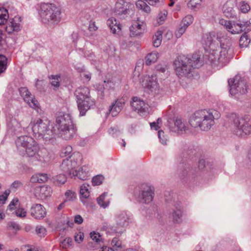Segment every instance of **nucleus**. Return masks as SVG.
I'll return each instance as SVG.
<instances>
[{
  "mask_svg": "<svg viewBox=\"0 0 251 251\" xmlns=\"http://www.w3.org/2000/svg\"><path fill=\"white\" fill-rule=\"evenodd\" d=\"M58 135L66 140L71 139L76 132L72 118L69 114L59 112L56 119Z\"/></svg>",
  "mask_w": 251,
  "mask_h": 251,
  "instance_id": "4",
  "label": "nucleus"
},
{
  "mask_svg": "<svg viewBox=\"0 0 251 251\" xmlns=\"http://www.w3.org/2000/svg\"><path fill=\"white\" fill-rule=\"evenodd\" d=\"M131 105L133 109L140 115L147 112L148 110V104L137 97L133 98Z\"/></svg>",
  "mask_w": 251,
  "mask_h": 251,
  "instance_id": "19",
  "label": "nucleus"
},
{
  "mask_svg": "<svg viewBox=\"0 0 251 251\" xmlns=\"http://www.w3.org/2000/svg\"><path fill=\"white\" fill-rule=\"evenodd\" d=\"M48 178L46 174H37L32 176L30 181L32 183H44L47 181Z\"/></svg>",
  "mask_w": 251,
  "mask_h": 251,
  "instance_id": "31",
  "label": "nucleus"
},
{
  "mask_svg": "<svg viewBox=\"0 0 251 251\" xmlns=\"http://www.w3.org/2000/svg\"><path fill=\"white\" fill-rule=\"evenodd\" d=\"M204 48L208 52V60L212 65L223 66L228 61L229 46L222 44L212 33L206 34L203 37Z\"/></svg>",
  "mask_w": 251,
  "mask_h": 251,
  "instance_id": "1",
  "label": "nucleus"
},
{
  "mask_svg": "<svg viewBox=\"0 0 251 251\" xmlns=\"http://www.w3.org/2000/svg\"><path fill=\"white\" fill-rule=\"evenodd\" d=\"M107 25L114 34L116 33L117 30L121 29V25L116 20L115 17H110L107 21Z\"/></svg>",
  "mask_w": 251,
  "mask_h": 251,
  "instance_id": "27",
  "label": "nucleus"
},
{
  "mask_svg": "<svg viewBox=\"0 0 251 251\" xmlns=\"http://www.w3.org/2000/svg\"><path fill=\"white\" fill-rule=\"evenodd\" d=\"M90 186L87 184H83L80 186V194L84 198H87L89 196L90 192L89 188Z\"/></svg>",
  "mask_w": 251,
  "mask_h": 251,
  "instance_id": "40",
  "label": "nucleus"
},
{
  "mask_svg": "<svg viewBox=\"0 0 251 251\" xmlns=\"http://www.w3.org/2000/svg\"><path fill=\"white\" fill-rule=\"evenodd\" d=\"M16 214L19 217H25L26 216V212L23 208H19L16 211Z\"/></svg>",
  "mask_w": 251,
  "mask_h": 251,
  "instance_id": "58",
  "label": "nucleus"
},
{
  "mask_svg": "<svg viewBox=\"0 0 251 251\" xmlns=\"http://www.w3.org/2000/svg\"><path fill=\"white\" fill-rule=\"evenodd\" d=\"M20 17H15L14 18L10 19L9 22L7 21V25L5 27V30L8 33H11L13 31H18L20 29Z\"/></svg>",
  "mask_w": 251,
  "mask_h": 251,
  "instance_id": "22",
  "label": "nucleus"
},
{
  "mask_svg": "<svg viewBox=\"0 0 251 251\" xmlns=\"http://www.w3.org/2000/svg\"><path fill=\"white\" fill-rule=\"evenodd\" d=\"M52 180L56 185L64 184L67 181V177L63 174H60L52 177Z\"/></svg>",
  "mask_w": 251,
  "mask_h": 251,
  "instance_id": "35",
  "label": "nucleus"
},
{
  "mask_svg": "<svg viewBox=\"0 0 251 251\" xmlns=\"http://www.w3.org/2000/svg\"><path fill=\"white\" fill-rule=\"evenodd\" d=\"M66 199L65 201H73L76 199V194L75 192L68 190L65 193Z\"/></svg>",
  "mask_w": 251,
  "mask_h": 251,
  "instance_id": "44",
  "label": "nucleus"
},
{
  "mask_svg": "<svg viewBox=\"0 0 251 251\" xmlns=\"http://www.w3.org/2000/svg\"><path fill=\"white\" fill-rule=\"evenodd\" d=\"M103 179L101 175L96 176L92 178V183L94 185H99L102 183Z\"/></svg>",
  "mask_w": 251,
  "mask_h": 251,
  "instance_id": "48",
  "label": "nucleus"
},
{
  "mask_svg": "<svg viewBox=\"0 0 251 251\" xmlns=\"http://www.w3.org/2000/svg\"><path fill=\"white\" fill-rule=\"evenodd\" d=\"M172 217L174 222L179 223L181 221L182 211L180 208H176L172 213Z\"/></svg>",
  "mask_w": 251,
  "mask_h": 251,
  "instance_id": "38",
  "label": "nucleus"
},
{
  "mask_svg": "<svg viewBox=\"0 0 251 251\" xmlns=\"http://www.w3.org/2000/svg\"><path fill=\"white\" fill-rule=\"evenodd\" d=\"M112 10V13L116 15L133 14V10L127 8L125 0H116L114 7Z\"/></svg>",
  "mask_w": 251,
  "mask_h": 251,
  "instance_id": "16",
  "label": "nucleus"
},
{
  "mask_svg": "<svg viewBox=\"0 0 251 251\" xmlns=\"http://www.w3.org/2000/svg\"><path fill=\"white\" fill-rule=\"evenodd\" d=\"M107 194L106 193H104L97 199L98 204L104 208H106L109 204V200L106 199Z\"/></svg>",
  "mask_w": 251,
  "mask_h": 251,
  "instance_id": "36",
  "label": "nucleus"
},
{
  "mask_svg": "<svg viewBox=\"0 0 251 251\" xmlns=\"http://www.w3.org/2000/svg\"><path fill=\"white\" fill-rule=\"evenodd\" d=\"M30 126L34 137L45 139H50L53 135V130L50 127V122L37 119L31 122Z\"/></svg>",
  "mask_w": 251,
  "mask_h": 251,
  "instance_id": "7",
  "label": "nucleus"
},
{
  "mask_svg": "<svg viewBox=\"0 0 251 251\" xmlns=\"http://www.w3.org/2000/svg\"><path fill=\"white\" fill-rule=\"evenodd\" d=\"M72 240L70 237L66 238L61 243V246L63 248L66 249L71 245Z\"/></svg>",
  "mask_w": 251,
  "mask_h": 251,
  "instance_id": "52",
  "label": "nucleus"
},
{
  "mask_svg": "<svg viewBox=\"0 0 251 251\" xmlns=\"http://www.w3.org/2000/svg\"><path fill=\"white\" fill-rule=\"evenodd\" d=\"M228 84L230 94L236 98L245 94L249 88L247 81L238 75H236L233 79L229 80Z\"/></svg>",
  "mask_w": 251,
  "mask_h": 251,
  "instance_id": "9",
  "label": "nucleus"
},
{
  "mask_svg": "<svg viewBox=\"0 0 251 251\" xmlns=\"http://www.w3.org/2000/svg\"><path fill=\"white\" fill-rule=\"evenodd\" d=\"M21 251H38V250L34 246L26 245L21 247Z\"/></svg>",
  "mask_w": 251,
  "mask_h": 251,
  "instance_id": "51",
  "label": "nucleus"
},
{
  "mask_svg": "<svg viewBox=\"0 0 251 251\" xmlns=\"http://www.w3.org/2000/svg\"><path fill=\"white\" fill-rule=\"evenodd\" d=\"M30 213L32 217L36 219H41L46 215V211L44 207L41 204H34L30 209Z\"/></svg>",
  "mask_w": 251,
  "mask_h": 251,
  "instance_id": "20",
  "label": "nucleus"
},
{
  "mask_svg": "<svg viewBox=\"0 0 251 251\" xmlns=\"http://www.w3.org/2000/svg\"><path fill=\"white\" fill-rule=\"evenodd\" d=\"M22 183L19 181H15L11 185V189H16L22 186Z\"/></svg>",
  "mask_w": 251,
  "mask_h": 251,
  "instance_id": "63",
  "label": "nucleus"
},
{
  "mask_svg": "<svg viewBox=\"0 0 251 251\" xmlns=\"http://www.w3.org/2000/svg\"><path fill=\"white\" fill-rule=\"evenodd\" d=\"M163 31L158 30L152 37V44L154 47L157 48L161 45L162 40Z\"/></svg>",
  "mask_w": 251,
  "mask_h": 251,
  "instance_id": "32",
  "label": "nucleus"
},
{
  "mask_svg": "<svg viewBox=\"0 0 251 251\" xmlns=\"http://www.w3.org/2000/svg\"><path fill=\"white\" fill-rule=\"evenodd\" d=\"M8 194L6 192L0 196V203H3L7 199Z\"/></svg>",
  "mask_w": 251,
  "mask_h": 251,
  "instance_id": "64",
  "label": "nucleus"
},
{
  "mask_svg": "<svg viewBox=\"0 0 251 251\" xmlns=\"http://www.w3.org/2000/svg\"><path fill=\"white\" fill-rule=\"evenodd\" d=\"M238 9L243 14H247L251 9L250 6L245 1L240 2L238 5Z\"/></svg>",
  "mask_w": 251,
  "mask_h": 251,
  "instance_id": "37",
  "label": "nucleus"
},
{
  "mask_svg": "<svg viewBox=\"0 0 251 251\" xmlns=\"http://www.w3.org/2000/svg\"><path fill=\"white\" fill-rule=\"evenodd\" d=\"M237 0H227L223 7V11L225 16H233L235 14L234 8L236 5Z\"/></svg>",
  "mask_w": 251,
  "mask_h": 251,
  "instance_id": "26",
  "label": "nucleus"
},
{
  "mask_svg": "<svg viewBox=\"0 0 251 251\" xmlns=\"http://www.w3.org/2000/svg\"><path fill=\"white\" fill-rule=\"evenodd\" d=\"M146 24L143 20H140L139 18L137 20L133 22L129 27L130 35L132 37L137 36L142 34L145 29Z\"/></svg>",
  "mask_w": 251,
  "mask_h": 251,
  "instance_id": "18",
  "label": "nucleus"
},
{
  "mask_svg": "<svg viewBox=\"0 0 251 251\" xmlns=\"http://www.w3.org/2000/svg\"><path fill=\"white\" fill-rule=\"evenodd\" d=\"M251 40L249 38L248 36L245 33L242 35L239 40V45L241 48H245L248 47Z\"/></svg>",
  "mask_w": 251,
  "mask_h": 251,
  "instance_id": "41",
  "label": "nucleus"
},
{
  "mask_svg": "<svg viewBox=\"0 0 251 251\" xmlns=\"http://www.w3.org/2000/svg\"><path fill=\"white\" fill-rule=\"evenodd\" d=\"M231 128L236 135L241 137H245L251 132V126L248 118L236 117Z\"/></svg>",
  "mask_w": 251,
  "mask_h": 251,
  "instance_id": "10",
  "label": "nucleus"
},
{
  "mask_svg": "<svg viewBox=\"0 0 251 251\" xmlns=\"http://www.w3.org/2000/svg\"><path fill=\"white\" fill-rule=\"evenodd\" d=\"M83 220L82 217L79 215H77L75 217L74 222L77 224H81L83 223Z\"/></svg>",
  "mask_w": 251,
  "mask_h": 251,
  "instance_id": "61",
  "label": "nucleus"
},
{
  "mask_svg": "<svg viewBox=\"0 0 251 251\" xmlns=\"http://www.w3.org/2000/svg\"><path fill=\"white\" fill-rule=\"evenodd\" d=\"M180 27L176 31L175 35L177 38H180L182 35L185 32L186 28L180 25Z\"/></svg>",
  "mask_w": 251,
  "mask_h": 251,
  "instance_id": "55",
  "label": "nucleus"
},
{
  "mask_svg": "<svg viewBox=\"0 0 251 251\" xmlns=\"http://www.w3.org/2000/svg\"><path fill=\"white\" fill-rule=\"evenodd\" d=\"M220 117V113L216 110L197 111L190 117L189 123L194 127L207 131L215 124L214 120Z\"/></svg>",
  "mask_w": 251,
  "mask_h": 251,
  "instance_id": "2",
  "label": "nucleus"
},
{
  "mask_svg": "<svg viewBox=\"0 0 251 251\" xmlns=\"http://www.w3.org/2000/svg\"><path fill=\"white\" fill-rule=\"evenodd\" d=\"M84 238V234L82 232H79L76 233L75 236V240L78 243L81 242Z\"/></svg>",
  "mask_w": 251,
  "mask_h": 251,
  "instance_id": "57",
  "label": "nucleus"
},
{
  "mask_svg": "<svg viewBox=\"0 0 251 251\" xmlns=\"http://www.w3.org/2000/svg\"><path fill=\"white\" fill-rule=\"evenodd\" d=\"M175 72L177 76L181 77L188 76L192 70L201 66L200 63V55L194 53L191 58H188L185 55L178 56L174 61Z\"/></svg>",
  "mask_w": 251,
  "mask_h": 251,
  "instance_id": "3",
  "label": "nucleus"
},
{
  "mask_svg": "<svg viewBox=\"0 0 251 251\" xmlns=\"http://www.w3.org/2000/svg\"><path fill=\"white\" fill-rule=\"evenodd\" d=\"M37 9L41 16H58L62 13L61 7L54 3H42Z\"/></svg>",
  "mask_w": 251,
  "mask_h": 251,
  "instance_id": "12",
  "label": "nucleus"
},
{
  "mask_svg": "<svg viewBox=\"0 0 251 251\" xmlns=\"http://www.w3.org/2000/svg\"><path fill=\"white\" fill-rule=\"evenodd\" d=\"M131 220V216L126 211H118L115 215V222L117 227H126Z\"/></svg>",
  "mask_w": 251,
  "mask_h": 251,
  "instance_id": "13",
  "label": "nucleus"
},
{
  "mask_svg": "<svg viewBox=\"0 0 251 251\" xmlns=\"http://www.w3.org/2000/svg\"><path fill=\"white\" fill-rule=\"evenodd\" d=\"M202 0H190L187 4L188 7L192 10H195L200 6Z\"/></svg>",
  "mask_w": 251,
  "mask_h": 251,
  "instance_id": "45",
  "label": "nucleus"
},
{
  "mask_svg": "<svg viewBox=\"0 0 251 251\" xmlns=\"http://www.w3.org/2000/svg\"><path fill=\"white\" fill-rule=\"evenodd\" d=\"M247 22L245 24H235L232 23L229 21H226L224 19L220 20V24L224 25L226 28L232 34H238L241 33L243 29L247 27Z\"/></svg>",
  "mask_w": 251,
  "mask_h": 251,
  "instance_id": "15",
  "label": "nucleus"
},
{
  "mask_svg": "<svg viewBox=\"0 0 251 251\" xmlns=\"http://www.w3.org/2000/svg\"><path fill=\"white\" fill-rule=\"evenodd\" d=\"M19 92L21 96L24 99L25 97H27L31 94L28 89L26 87H22L19 89Z\"/></svg>",
  "mask_w": 251,
  "mask_h": 251,
  "instance_id": "53",
  "label": "nucleus"
},
{
  "mask_svg": "<svg viewBox=\"0 0 251 251\" xmlns=\"http://www.w3.org/2000/svg\"><path fill=\"white\" fill-rule=\"evenodd\" d=\"M24 100L33 109H37L39 108L38 102L34 98V96L31 94L29 95L28 97H25Z\"/></svg>",
  "mask_w": 251,
  "mask_h": 251,
  "instance_id": "33",
  "label": "nucleus"
},
{
  "mask_svg": "<svg viewBox=\"0 0 251 251\" xmlns=\"http://www.w3.org/2000/svg\"><path fill=\"white\" fill-rule=\"evenodd\" d=\"M125 103L124 99L121 98L117 99L115 103L111 104L109 111L113 117L116 116L119 114L123 109Z\"/></svg>",
  "mask_w": 251,
  "mask_h": 251,
  "instance_id": "23",
  "label": "nucleus"
},
{
  "mask_svg": "<svg viewBox=\"0 0 251 251\" xmlns=\"http://www.w3.org/2000/svg\"><path fill=\"white\" fill-rule=\"evenodd\" d=\"M7 61V59L4 55L0 54V74L6 70Z\"/></svg>",
  "mask_w": 251,
  "mask_h": 251,
  "instance_id": "43",
  "label": "nucleus"
},
{
  "mask_svg": "<svg viewBox=\"0 0 251 251\" xmlns=\"http://www.w3.org/2000/svg\"><path fill=\"white\" fill-rule=\"evenodd\" d=\"M193 21V17H184L180 25L183 26H185L187 28V27L190 25Z\"/></svg>",
  "mask_w": 251,
  "mask_h": 251,
  "instance_id": "46",
  "label": "nucleus"
},
{
  "mask_svg": "<svg viewBox=\"0 0 251 251\" xmlns=\"http://www.w3.org/2000/svg\"><path fill=\"white\" fill-rule=\"evenodd\" d=\"M158 136L160 139V142L163 145L167 144V139L165 137L164 132L163 130H159L158 132Z\"/></svg>",
  "mask_w": 251,
  "mask_h": 251,
  "instance_id": "54",
  "label": "nucleus"
},
{
  "mask_svg": "<svg viewBox=\"0 0 251 251\" xmlns=\"http://www.w3.org/2000/svg\"><path fill=\"white\" fill-rule=\"evenodd\" d=\"M180 177L181 179L187 178L189 180L194 179L196 175L197 172L195 170L189 166H185L179 173Z\"/></svg>",
  "mask_w": 251,
  "mask_h": 251,
  "instance_id": "24",
  "label": "nucleus"
},
{
  "mask_svg": "<svg viewBox=\"0 0 251 251\" xmlns=\"http://www.w3.org/2000/svg\"><path fill=\"white\" fill-rule=\"evenodd\" d=\"M11 12H9L8 10L4 8V7H0V16H9V15H12Z\"/></svg>",
  "mask_w": 251,
  "mask_h": 251,
  "instance_id": "59",
  "label": "nucleus"
},
{
  "mask_svg": "<svg viewBox=\"0 0 251 251\" xmlns=\"http://www.w3.org/2000/svg\"><path fill=\"white\" fill-rule=\"evenodd\" d=\"M141 83L145 91L149 94L155 95L157 94L159 91L160 86L155 75L143 76Z\"/></svg>",
  "mask_w": 251,
  "mask_h": 251,
  "instance_id": "11",
  "label": "nucleus"
},
{
  "mask_svg": "<svg viewBox=\"0 0 251 251\" xmlns=\"http://www.w3.org/2000/svg\"><path fill=\"white\" fill-rule=\"evenodd\" d=\"M48 77L50 80V83L51 84V86L53 87V90H58L61 84V75H50Z\"/></svg>",
  "mask_w": 251,
  "mask_h": 251,
  "instance_id": "29",
  "label": "nucleus"
},
{
  "mask_svg": "<svg viewBox=\"0 0 251 251\" xmlns=\"http://www.w3.org/2000/svg\"><path fill=\"white\" fill-rule=\"evenodd\" d=\"M82 156L79 152H74L68 158L64 159L60 166L61 170L72 176L77 175L76 169L80 165Z\"/></svg>",
  "mask_w": 251,
  "mask_h": 251,
  "instance_id": "8",
  "label": "nucleus"
},
{
  "mask_svg": "<svg viewBox=\"0 0 251 251\" xmlns=\"http://www.w3.org/2000/svg\"><path fill=\"white\" fill-rule=\"evenodd\" d=\"M98 29V27L96 25L95 23L93 21H90L89 29L90 31H96Z\"/></svg>",
  "mask_w": 251,
  "mask_h": 251,
  "instance_id": "62",
  "label": "nucleus"
},
{
  "mask_svg": "<svg viewBox=\"0 0 251 251\" xmlns=\"http://www.w3.org/2000/svg\"><path fill=\"white\" fill-rule=\"evenodd\" d=\"M77 176L80 179L86 180L89 177L88 172L85 171V168L82 167L81 169L77 171V175L74 176Z\"/></svg>",
  "mask_w": 251,
  "mask_h": 251,
  "instance_id": "42",
  "label": "nucleus"
},
{
  "mask_svg": "<svg viewBox=\"0 0 251 251\" xmlns=\"http://www.w3.org/2000/svg\"><path fill=\"white\" fill-rule=\"evenodd\" d=\"M34 141L35 140L30 136H22L17 139L15 143L18 150L22 154Z\"/></svg>",
  "mask_w": 251,
  "mask_h": 251,
  "instance_id": "17",
  "label": "nucleus"
},
{
  "mask_svg": "<svg viewBox=\"0 0 251 251\" xmlns=\"http://www.w3.org/2000/svg\"><path fill=\"white\" fill-rule=\"evenodd\" d=\"M35 231L40 237H44L47 233L46 228L42 226H37L36 227Z\"/></svg>",
  "mask_w": 251,
  "mask_h": 251,
  "instance_id": "47",
  "label": "nucleus"
},
{
  "mask_svg": "<svg viewBox=\"0 0 251 251\" xmlns=\"http://www.w3.org/2000/svg\"><path fill=\"white\" fill-rule=\"evenodd\" d=\"M136 7L145 12L147 14H149L151 11L150 7L142 0H138L135 3Z\"/></svg>",
  "mask_w": 251,
  "mask_h": 251,
  "instance_id": "34",
  "label": "nucleus"
},
{
  "mask_svg": "<svg viewBox=\"0 0 251 251\" xmlns=\"http://www.w3.org/2000/svg\"><path fill=\"white\" fill-rule=\"evenodd\" d=\"M159 58V53L157 51H153L148 53L145 57V63L147 65H151L155 63Z\"/></svg>",
  "mask_w": 251,
  "mask_h": 251,
  "instance_id": "30",
  "label": "nucleus"
},
{
  "mask_svg": "<svg viewBox=\"0 0 251 251\" xmlns=\"http://www.w3.org/2000/svg\"><path fill=\"white\" fill-rule=\"evenodd\" d=\"M153 195V188L151 186L143 185L138 196V201L142 203H149L152 201Z\"/></svg>",
  "mask_w": 251,
  "mask_h": 251,
  "instance_id": "14",
  "label": "nucleus"
},
{
  "mask_svg": "<svg viewBox=\"0 0 251 251\" xmlns=\"http://www.w3.org/2000/svg\"><path fill=\"white\" fill-rule=\"evenodd\" d=\"M28 157L32 162H38L45 166L50 161L49 153L46 150H40L38 144L35 141L22 154Z\"/></svg>",
  "mask_w": 251,
  "mask_h": 251,
  "instance_id": "5",
  "label": "nucleus"
},
{
  "mask_svg": "<svg viewBox=\"0 0 251 251\" xmlns=\"http://www.w3.org/2000/svg\"><path fill=\"white\" fill-rule=\"evenodd\" d=\"M165 18L166 17H156V22L154 23V25L155 26H158L162 25L165 22Z\"/></svg>",
  "mask_w": 251,
  "mask_h": 251,
  "instance_id": "56",
  "label": "nucleus"
},
{
  "mask_svg": "<svg viewBox=\"0 0 251 251\" xmlns=\"http://www.w3.org/2000/svg\"><path fill=\"white\" fill-rule=\"evenodd\" d=\"M73 149L71 146H67L64 148L61 151V156L62 157H65L69 155L72 152Z\"/></svg>",
  "mask_w": 251,
  "mask_h": 251,
  "instance_id": "49",
  "label": "nucleus"
},
{
  "mask_svg": "<svg viewBox=\"0 0 251 251\" xmlns=\"http://www.w3.org/2000/svg\"><path fill=\"white\" fill-rule=\"evenodd\" d=\"M51 188L47 186L37 187L35 189L36 197L41 199H46L50 196L51 195Z\"/></svg>",
  "mask_w": 251,
  "mask_h": 251,
  "instance_id": "25",
  "label": "nucleus"
},
{
  "mask_svg": "<svg viewBox=\"0 0 251 251\" xmlns=\"http://www.w3.org/2000/svg\"><path fill=\"white\" fill-rule=\"evenodd\" d=\"M112 249L114 251H121L122 242L118 238H114L111 241Z\"/></svg>",
  "mask_w": 251,
  "mask_h": 251,
  "instance_id": "39",
  "label": "nucleus"
},
{
  "mask_svg": "<svg viewBox=\"0 0 251 251\" xmlns=\"http://www.w3.org/2000/svg\"><path fill=\"white\" fill-rule=\"evenodd\" d=\"M78 109L80 116H84L90 107L95 105V101L90 96V90L86 87H79L75 91Z\"/></svg>",
  "mask_w": 251,
  "mask_h": 251,
  "instance_id": "6",
  "label": "nucleus"
},
{
  "mask_svg": "<svg viewBox=\"0 0 251 251\" xmlns=\"http://www.w3.org/2000/svg\"><path fill=\"white\" fill-rule=\"evenodd\" d=\"M19 204V200L18 199L15 198L10 203L9 205V207L10 210L14 209L16 206Z\"/></svg>",
  "mask_w": 251,
  "mask_h": 251,
  "instance_id": "60",
  "label": "nucleus"
},
{
  "mask_svg": "<svg viewBox=\"0 0 251 251\" xmlns=\"http://www.w3.org/2000/svg\"><path fill=\"white\" fill-rule=\"evenodd\" d=\"M41 22L46 25L52 26L60 21V17H41Z\"/></svg>",
  "mask_w": 251,
  "mask_h": 251,
  "instance_id": "28",
  "label": "nucleus"
},
{
  "mask_svg": "<svg viewBox=\"0 0 251 251\" xmlns=\"http://www.w3.org/2000/svg\"><path fill=\"white\" fill-rule=\"evenodd\" d=\"M188 129L187 123L182 119L176 118L173 126L170 127V130L178 134H183Z\"/></svg>",
  "mask_w": 251,
  "mask_h": 251,
  "instance_id": "21",
  "label": "nucleus"
},
{
  "mask_svg": "<svg viewBox=\"0 0 251 251\" xmlns=\"http://www.w3.org/2000/svg\"><path fill=\"white\" fill-rule=\"evenodd\" d=\"M90 237L96 242L100 243L102 241V237L99 233L93 232L90 233Z\"/></svg>",
  "mask_w": 251,
  "mask_h": 251,
  "instance_id": "50",
  "label": "nucleus"
}]
</instances>
